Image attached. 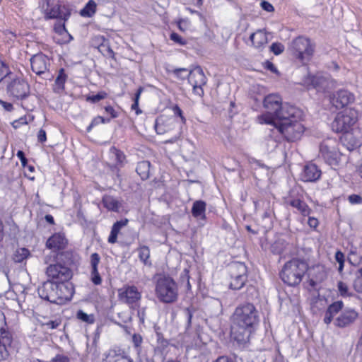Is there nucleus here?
Listing matches in <instances>:
<instances>
[{
  "label": "nucleus",
  "instance_id": "f257e3e1",
  "mask_svg": "<svg viewBox=\"0 0 362 362\" xmlns=\"http://www.w3.org/2000/svg\"><path fill=\"white\" fill-rule=\"evenodd\" d=\"M259 322V313L252 303L237 307L232 317L231 337L239 346H245Z\"/></svg>",
  "mask_w": 362,
  "mask_h": 362
},
{
  "label": "nucleus",
  "instance_id": "f03ea898",
  "mask_svg": "<svg viewBox=\"0 0 362 362\" xmlns=\"http://www.w3.org/2000/svg\"><path fill=\"white\" fill-rule=\"evenodd\" d=\"M286 108V107L284 110L287 115L272 124L287 141L293 142L300 139L305 131V127L300 122L303 112L297 107Z\"/></svg>",
  "mask_w": 362,
  "mask_h": 362
},
{
  "label": "nucleus",
  "instance_id": "7ed1b4c3",
  "mask_svg": "<svg viewBox=\"0 0 362 362\" xmlns=\"http://www.w3.org/2000/svg\"><path fill=\"white\" fill-rule=\"evenodd\" d=\"M263 105L267 112L257 117L258 122L262 124H272L283 116L286 115V111L283 110L286 106L287 109L295 107L288 103H282L281 98L277 94L267 95L264 99Z\"/></svg>",
  "mask_w": 362,
  "mask_h": 362
},
{
  "label": "nucleus",
  "instance_id": "20e7f679",
  "mask_svg": "<svg viewBox=\"0 0 362 362\" xmlns=\"http://www.w3.org/2000/svg\"><path fill=\"white\" fill-rule=\"evenodd\" d=\"M308 268V264L304 259L293 258L284 264L280 277L287 285L296 286L302 281Z\"/></svg>",
  "mask_w": 362,
  "mask_h": 362
},
{
  "label": "nucleus",
  "instance_id": "39448f33",
  "mask_svg": "<svg viewBox=\"0 0 362 362\" xmlns=\"http://www.w3.org/2000/svg\"><path fill=\"white\" fill-rule=\"evenodd\" d=\"M156 295L158 300L164 303H173L178 298V286L173 278L162 275L156 284Z\"/></svg>",
  "mask_w": 362,
  "mask_h": 362
},
{
  "label": "nucleus",
  "instance_id": "423d86ee",
  "mask_svg": "<svg viewBox=\"0 0 362 362\" xmlns=\"http://www.w3.org/2000/svg\"><path fill=\"white\" fill-rule=\"evenodd\" d=\"M339 145L337 139L327 138L319 146V156L334 169L340 165L343 156L339 151Z\"/></svg>",
  "mask_w": 362,
  "mask_h": 362
},
{
  "label": "nucleus",
  "instance_id": "0eeeda50",
  "mask_svg": "<svg viewBox=\"0 0 362 362\" xmlns=\"http://www.w3.org/2000/svg\"><path fill=\"white\" fill-rule=\"evenodd\" d=\"M356 122L355 113L351 110H346L337 115L332 123V129L335 132L345 134V139L351 140L353 136L349 131Z\"/></svg>",
  "mask_w": 362,
  "mask_h": 362
},
{
  "label": "nucleus",
  "instance_id": "6e6552de",
  "mask_svg": "<svg viewBox=\"0 0 362 362\" xmlns=\"http://www.w3.org/2000/svg\"><path fill=\"white\" fill-rule=\"evenodd\" d=\"M289 49L293 55L303 63L309 61L314 52V47L310 40L302 36L292 40Z\"/></svg>",
  "mask_w": 362,
  "mask_h": 362
},
{
  "label": "nucleus",
  "instance_id": "1a4fd4ad",
  "mask_svg": "<svg viewBox=\"0 0 362 362\" xmlns=\"http://www.w3.org/2000/svg\"><path fill=\"white\" fill-rule=\"evenodd\" d=\"M230 273V288L239 290L243 287L247 279V269L244 263L233 262L229 266Z\"/></svg>",
  "mask_w": 362,
  "mask_h": 362
},
{
  "label": "nucleus",
  "instance_id": "9d476101",
  "mask_svg": "<svg viewBox=\"0 0 362 362\" xmlns=\"http://www.w3.org/2000/svg\"><path fill=\"white\" fill-rule=\"evenodd\" d=\"M13 337L8 329L5 315L0 310V361L8 357L7 348L11 345Z\"/></svg>",
  "mask_w": 362,
  "mask_h": 362
},
{
  "label": "nucleus",
  "instance_id": "9b49d317",
  "mask_svg": "<svg viewBox=\"0 0 362 362\" xmlns=\"http://www.w3.org/2000/svg\"><path fill=\"white\" fill-rule=\"evenodd\" d=\"M46 274L48 278L60 282L70 280L73 273L67 265H62V264L55 262L54 264H51L47 267Z\"/></svg>",
  "mask_w": 362,
  "mask_h": 362
},
{
  "label": "nucleus",
  "instance_id": "f8f14e48",
  "mask_svg": "<svg viewBox=\"0 0 362 362\" xmlns=\"http://www.w3.org/2000/svg\"><path fill=\"white\" fill-rule=\"evenodd\" d=\"M7 92L18 100H23L30 94V86L23 78H15L7 85Z\"/></svg>",
  "mask_w": 362,
  "mask_h": 362
},
{
  "label": "nucleus",
  "instance_id": "ddd939ff",
  "mask_svg": "<svg viewBox=\"0 0 362 362\" xmlns=\"http://www.w3.org/2000/svg\"><path fill=\"white\" fill-rule=\"evenodd\" d=\"M46 19H59L66 21L70 15V11L66 6H62L59 4H51L49 0L47 1V7L45 8Z\"/></svg>",
  "mask_w": 362,
  "mask_h": 362
},
{
  "label": "nucleus",
  "instance_id": "4468645a",
  "mask_svg": "<svg viewBox=\"0 0 362 362\" xmlns=\"http://www.w3.org/2000/svg\"><path fill=\"white\" fill-rule=\"evenodd\" d=\"M119 298L124 303L133 306L136 305L141 298V294L135 286L125 285L118 291Z\"/></svg>",
  "mask_w": 362,
  "mask_h": 362
},
{
  "label": "nucleus",
  "instance_id": "2eb2a0df",
  "mask_svg": "<svg viewBox=\"0 0 362 362\" xmlns=\"http://www.w3.org/2000/svg\"><path fill=\"white\" fill-rule=\"evenodd\" d=\"M57 282H53L50 280L45 281L41 286L37 289L39 296L45 300L52 303H57L59 302L57 298Z\"/></svg>",
  "mask_w": 362,
  "mask_h": 362
},
{
  "label": "nucleus",
  "instance_id": "dca6fc26",
  "mask_svg": "<svg viewBox=\"0 0 362 362\" xmlns=\"http://www.w3.org/2000/svg\"><path fill=\"white\" fill-rule=\"evenodd\" d=\"M355 97L352 93L341 89L333 93L330 97L332 104L337 109L343 108L354 103Z\"/></svg>",
  "mask_w": 362,
  "mask_h": 362
},
{
  "label": "nucleus",
  "instance_id": "f3484780",
  "mask_svg": "<svg viewBox=\"0 0 362 362\" xmlns=\"http://www.w3.org/2000/svg\"><path fill=\"white\" fill-rule=\"evenodd\" d=\"M56 291L59 300L57 304H63L70 300L74 293V285L69 280L57 282Z\"/></svg>",
  "mask_w": 362,
  "mask_h": 362
},
{
  "label": "nucleus",
  "instance_id": "a211bd4d",
  "mask_svg": "<svg viewBox=\"0 0 362 362\" xmlns=\"http://www.w3.org/2000/svg\"><path fill=\"white\" fill-rule=\"evenodd\" d=\"M358 317V313L354 309H345L335 320L334 325L338 327H346L349 326Z\"/></svg>",
  "mask_w": 362,
  "mask_h": 362
},
{
  "label": "nucleus",
  "instance_id": "6ab92c4d",
  "mask_svg": "<svg viewBox=\"0 0 362 362\" xmlns=\"http://www.w3.org/2000/svg\"><path fill=\"white\" fill-rule=\"evenodd\" d=\"M30 64L33 72L41 75L47 70L49 59L42 54H35L31 58Z\"/></svg>",
  "mask_w": 362,
  "mask_h": 362
},
{
  "label": "nucleus",
  "instance_id": "aec40b11",
  "mask_svg": "<svg viewBox=\"0 0 362 362\" xmlns=\"http://www.w3.org/2000/svg\"><path fill=\"white\" fill-rule=\"evenodd\" d=\"M67 245V240L64 234L54 233L46 242V247L54 252L63 250Z\"/></svg>",
  "mask_w": 362,
  "mask_h": 362
},
{
  "label": "nucleus",
  "instance_id": "412c9836",
  "mask_svg": "<svg viewBox=\"0 0 362 362\" xmlns=\"http://www.w3.org/2000/svg\"><path fill=\"white\" fill-rule=\"evenodd\" d=\"M321 174V170L315 164L308 163L305 165L301 177L304 182H315L320 179Z\"/></svg>",
  "mask_w": 362,
  "mask_h": 362
},
{
  "label": "nucleus",
  "instance_id": "4be33fe9",
  "mask_svg": "<svg viewBox=\"0 0 362 362\" xmlns=\"http://www.w3.org/2000/svg\"><path fill=\"white\" fill-rule=\"evenodd\" d=\"M187 79L191 85L204 86L206 83V78L199 66H197L189 71Z\"/></svg>",
  "mask_w": 362,
  "mask_h": 362
},
{
  "label": "nucleus",
  "instance_id": "5701e85b",
  "mask_svg": "<svg viewBox=\"0 0 362 362\" xmlns=\"http://www.w3.org/2000/svg\"><path fill=\"white\" fill-rule=\"evenodd\" d=\"M100 262V255L94 252L90 255V279L92 282L95 285H100L102 283V279L98 272V264Z\"/></svg>",
  "mask_w": 362,
  "mask_h": 362
},
{
  "label": "nucleus",
  "instance_id": "b1692460",
  "mask_svg": "<svg viewBox=\"0 0 362 362\" xmlns=\"http://www.w3.org/2000/svg\"><path fill=\"white\" fill-rule=\"evenodd\" d=\"M252 45L256 49H260L268 42L267 33L263 30H258L250 36Z\"/></svg>",
  "mask_w": 362,
  "mask_h": 362
},
{
  "label": "nucleus",
  "instance_id": "393cba45",
  "mask_svg": "<svg viewBox=\"0 0 362 362\" xmlns=\"http://www.w3.org/2000/svg\"><path fill=\"white\" fill-rule=\"evenodd\" d=\"M206 204L205 202L202 200L195 201L192 204V215L197 220L204 221L206 219Z\"/></svg>",
  "mask_w": 362,
  "mask_h": 362
},
{
  "label": "nucleus",
  "instance_id": "a878e982",
  "mask_svg": "<svg viewBox=\"0 0 362 362\" xmlns=\"http://www.w3.org/2000/svg\"><path fill=\"white\" fill-rule=\"evenodd\" d=\"M122 357H126V351L119 347H115L107 351L104 362H118Z\"/></svg>",
  "mask_w": 362,
  "mask_h": 362
},
{
  "label": "nucleus",
  "instance_id": "bb28decb",
  "mask_svg": "<svg viewBox=\"0 0 362 362\" xmlns=\"http://www.w3.org/2000/svg\"><path fill=\"white\" fill-rule=\"evenodd\" d=\"M343 308V303L341 301H336L331 304L327 311L325 312V315L324 318V322L326 324H329L333 317L337 314Z\"/></svg>",
  "mask_w": 362,
  "mask_h": 362
},
{
  "label": "nucleus",
  "instance_id": "cd10ccee",
  "mask_svg": "<svg viewBox=\"0 0 362 362\" xmlns=\"http://www.w3.org/2000/svg\"><path fill=\"white\" fill-rule=\"evenodd\" d=\"M102 202L104 207L108 211L117 212L121 207V203L116 198L110 195L103 196Z\"/></svg>",
  "mask_w": 362,
  "mask_h": 362
},
{
  "label": "nucleus",
  "instance_id": "c85d7f7f",
  "mask_svg": "<svg viewBox=\"0 0 362 362\" xmlns=\"http://www.w3.org/2000/svg\"><path fill=\"white\" fill-rule=\"evenodd\" d=\"M290 206L297 209L303 216H308L310 214L311 209L308 204L300 199H290L288 201Z\"/></svg>",
  "mask_w": 362,
  "mask_h": 362
},
{
  "label": "nucleus",
  "instance_id": "c756f323",
  "mask_svg": "<svg viewBox=\"0 0 362 362\" xmlns=\"http://www.w3.org/2000/svg\"><path fill=\"white\" fill-rule=\"evenodd\" d=\"M128 223L127 219L120 220L116 221L111 229L110 234L108 237V242L111 244L115 243L117 242V235L121 230V228L125 226Z\"/></svg>",
  "mask_w": 362,
  "mask_h": 362
},
{
  "label": "nucleus",
  "instance_id": "7c9ffc66",
  "mask_svg": "<svg viewBox=\"0 0 362 362\" xmlns=\"http://www.w3.org/2000/svg\"><path fill=\"white\" fill-rule=\"evenodd\" d=\"M151 163L148 160L139 162L136 168V171L140 176L141 180H146L149 178Z\"/></svg>",
  "mask_w": 362,
  "mask_h": 362
},
{
  "label": "nucleus",
  "instance_id": "2f4dec72",
  "mask_svg": "<svg viewBox=\"0 0 362 362\" xmlns=\"http://www.w3.org/2000/svg\"><path fill=\"white\" fill-rule=\"evenodd\" d=\"M67 76L64 72V69L59 71L58 76L55 79L53 90L57 93H61L64 90V84L66 81Z\"/></svg>",
  "mask_w": 362,
  "mask_h": 362
},
{
  "label": "nucleus",
  "instance_id": "473e14b6",
  "mask_svg": "<svg viewBox=\"0 0 362 362\" xmlns=\"http://www.w3.org/2000/svg\"><path fill=\"white\" fill-rule=\"evenodd\" d=\"M310 81L313 87L319 90H325L327 84V78L320 75L312 76Z\"/></svg>",
  "mask_w": 362,
  "mask_h": 362
},
{
  "label": "nucleus",
  "instance_id": "72a5a7b5",
  "mask_svg": "<svg viewBox=\"0 0 362 362\" xmlns=\"http://www.w3.org/2000/svg\"><path fill=\"white\" fill-rule=\"evenodd\" d=\"M55 262L69 267L72 262V253L69 251L59 252L55 257Z\"/></svg>",
  "mask_w": 362,
  "mask_h": 362
},
{
  "label": "nucleus",
  "instance_id": "f704fd0d",
  "mask_svg": "<svg viewBox=\"0 0 362 362\" xmlns=\"http://www.w3.org/2000/svg\"><path fill=\"white\" fill-rule=\"evenodd\" d=\"M286 242L283 238H277L270 247V250L273 254L280 255L281 254L286 246Z\"/></svg>",
  "mask_w": 362,
  "mask_h": 362
},
{
  "label": "nucleus",
  "instance_id": "c9c22d12",
  "mask_svg": "<svg viewBox=\"0 0 362 362\" xmlns=\"http://www.w3.org/2000/svg\"><path fill=\"white\" fill-rule=\"evenodd\" d=\"M96 12V4L93 0H90L84 8L81 10L80 14L83 17H91Z\"/></svg>",
  "mask_w": 362,
  "mask_h": 362
},
{
  "label": "nucleus",
  "instance_id": "e433bc0d",
  "mask_svg": "<svg viewBox=\"0 0 362 362\" xmlns=\"http://www.w3.org/2000/svg\"><path fill=\"white\" fill-rule=\"evenodd\" d=\"M139 259L144 262L145 265H151V262L149 260L150 258V250L148 247L146 245L141 246L138 248Z\"/></svg>",
  "mask_w": 362,
  "mask_h": 362
},
{
  "label": "nucleus",
  "instance_id": "4c0bfd02",
  "mask_svg": "<svg viewBox=\"0 0 362 362\" xmlns=\"http://www.w3.org/2000/svg\"><path fill=\"white\" fill-rule=\"evenodd\" d=\"M194 311H195V310L193 308H186L183 310L184 317L187 321L185 333L187 335L191 334L190 327H191V325H192V319Z\"/></svg>",
  "mask_w": 362,
  "mask_h": 362
},
{
  "label": "nucleus",
  "instance_id": "58836bf2",
  "mask_svg": "<svg viewBox=\"0 0 362 362\" xmlns=\"http://www.w3.org/2000/svg\"><path fill=\"white\" fill-rule=\"evenodd\" d=\"M98 51L105 57L114 58L115 52L112 49L108 40H106L102 45L98 46Z\"/></svg>",
  "mask_w": 362,
  "mask_h": 362
},
{
  "label": "nucleus",
  "instance_id": "ea45409f",
  "mask_svg": "<svg viewBox=\"0 0 362 362\" xmlns=\"http://www.w3.org/2000/svg\"><path fill=\"white\" fill-rule=\"evenodd\" d=\"M30 255V251L25 247L18 249L13 255V259L15 262L21 263Z\"/></svg>",
  "mask_w": 362,
  "mask_h": 362
},
{
  "label": "nucleus",
  "instance_id": "a19ab883",
  "mask_svg": "<svg viewBox=\"0 0 362 362\" xmlns=\"http://www.w3.org/2000/svg\"><path fill=\"white\" fill-rule=\"evenodd\" d=\"M353 286L356 291L362 293V267L359 268L355 273Z\"/></svg>",
  "mask_w": 362,
  "mask_h": 362
},
{
  "label": "nucleus",
  "instance_id": "79ce46f5",
  "mask_svg": "<svg viewBox=\"0 0 362 362\" xmlns=\"http://www.w3.org/2000/svg\"><path fill=\"white\" fill-rule=\"evenodd\" d=\"M76 317L82 322L88 324H93L95 322V316L93 314H87L83 310H80L76 313Z\"/></svg>",
  "mask_w": 362,
  "mask_h": 362
},
{
  "label": "nucleus",
  "instance_id": "37998d69",
  "mask_svg": "<svg viewBox=\"0 0 362 362\" xmlns=\"http://www.w3.org/2000/svg\"><path fill=\"white\" fill-rule=\"evenodd\" d=\"M111 153L115 156V160L117 165H123L125 160V155L120 150L117 149L115 147L110 148Z\"/></svg>",
  "mask_w": 362,
  "mask_h": 362
},
{
  "label": "nucleus",
  "instance_id": "c03bdc74",
  "mask_svg": "<svg viewBox=\"0 0 362 362\" xmlns=\"http://www.w3.org/2000/svg\"><path fill=\"white\" fill-rule=\"evenodd\" d=\"M189 278V270L187 269H185L180 274V282L182 284H185L187 290L191 289Z\"/></svg>",
  "mask_w": 362,
  "mask_h": 362
},
{
  "label": "nucleus",
  "instance_id": "a18cd8bd",
  "mask_svg": "<svg viewBox=\"0 0 362 362\" xmlns=\"http://www.w3.org/2000/svg\"><path fill=\"white\" fill-rule=\"evenodd\" d=\"M107 94L104 91H100L95 95H90L86 98V100L93 103L99 102L107 98Z\"/></svg>",
  "mask_w": 362,
  "mask_h": 362
},
{
  "label": "nucleus",
  "instance_id": "49530a36",
  "mask_svg": "<svg viewBox=\"0 0 362 362\" xmlns=\"http://www.w3.org/2000/svg\"><path fill=\"white\" fill-rule=\"evenodd\" d=\"M189 70L186 68H178L174 69L173 72L178 78L185 80V78H187V74L189 73Z\"/></svg>",
  "mask_w": 362,
  "mask_h": 362
},
{
  "label": "nucleus",
  "instance_id": "de8ad7c7",
  "mask_svg": "<svg viewBox=\"0 0 362 362\" xmlns=\"http://www.w3.org/2000/svg\"><path fill=\"white\" fill-rule=\"evenodd\" d=\"M339 292L341 296H349V287L347 284L343 281H339L337 284Z\"/></svg>",
  "mask_w": 362,
  "mask_h": 362
},
{
  "label": "nucleus",
  "instance_id": "09e8293b",
  "mask_svg": "<svg viewBox=\"0 0 362 362\" xmlns=\"http://www.w3.org/2000/svg\"><path fill=\"white\" fill-rule=\"evenodd\" d=\"M270 50L275 55H279L284 52V46L280 42H274L270 46Z\"/></svg>",
  "mask_w": 362,
  "mask_h": 362
},
{
  "label": "nucleus",
  "instance_id": "8fccbe9b",
  "mask_svg": "<svg viewBox=\"0 0 362 362\" xmlns=\"http://www.w3.org/2000/svg\"><path fill=\"white\" fill-rule=\"evenodd\" d=\"M155 129L157 134H163L166 132L162 118H158L155 123Z\"/></svg>",
  "mask_w": 362,
  "mask_h": 362
},
{
  "label": "nucleus",
  "instance_id": "3c124183",
  "mask_svg": "<svg viewBox=\"0 0 362 362\" xmlns=\"http://www.w3.org/2000/svg\"><path fill=\"white\" fill-rule=\"evenodd\" d=\"M335 259L339 263V272H342L344 264V255L343 254V252H341V251H337L335 253Z\"/></svg>",
  "mask_w": 362,
  "mask_h": 362
},
{
  "label": "nucleus",
  "instance_id": "603ef678",
  "mask_svg": "<svg viewBox=\"0 0 362 362\" xmlns=\"http://www.w3.org/2000/svg\"><path fill=\"white\" fill-rule=\"evenodd\" d=\"M170 38L171 40L180 45H185L187 44V41L176 33H172Z\"/></svg>",
  "mask_w": 362,
  "mask_h": 362
},
{
  "label": "nucleus",
  "instance_id": "864d4df0",
  "mask_svg": "<svg viewBox=\"0 0 362 362\" xmlns=\"http://www.w3.org/2000/svg\"><path fill=\"white\" fill-rule=\"evenodd\" d=\"M142 341H143V338L141 334H136V333L133 334L132 343H133L135 349H136V350L139 351V349H140L141 345L142 344Z\"/></svg>",
  "mask_w": 362,
  "mask_h": 362
},
{
  "label": "nucleus",
  "instance_id": "5fc2aeb1",
  "mask_svg": "<svg viewBox=\"0 0 362 362\" xmlns=\"http://www.w3.org/2000/svg\"><path fill=\"white\" fill-rule=\"evenodd\" d=\"M266 145L267 146V151H273L278 146V143L271 136L266 139Z\"/></svg>",
  "mask_w": 362,
  "mask_h": 362
},
{
  "label": "nucleus",
  "instance_id": "6e6d98bb",
  "mask_svg": "<svg viewBox=\"0 0 362 362\" xmlns=\"http://www.w3.org/2000/svg\"><path fill=\"white\" fill-rule=\"evenodd\" d=\"M348 200L351 204H362V197L353 194L348 197Z\"/></svg>",
  "mask_w": 362,
  "mask_h": 362
},
{
  "label": "nucleus",
  "instance_id": "4d7b16f0",
  "mask_svg": "<svg viewBox=\"0 0 362 362\" xmlns=\"http://www.w3.org/2000/svg\"><path fill=\"white\" fill-rule=\"evenodd\" d=\"M173 112L175 115H177L180 117L182 123H185L186 119L183 115L182 110L177 105H175L172 107Z\"/></svg>",
  "mask_w": 362,
  "mask_h": 362
},
{
  "label": "nucleus",
  "instance_id": "13d9d810",
  "mask_svg": "<svg viewBox=\"0 0 362 362\" xmlns=\"http://www.w3.org/2000/svg\"><path fill=\"white\" fill-rule=\"evenodd\" d=\"M61 325L60 320H49L44 324V325L51 329H57Z\"/></svg>",
  "mask_w": 362,
  "mask_h": 362
},
{
  "label": "nucleus",
  "instance_id": "bf43d9fd",
  "mask_svg": "<svg viewBox=\"0 0 362 362\" xmlns=\"http://www.w3.org/2000/svg\"><path fill=\"white\" fill-rule=\"evenodd\" d=\"M110 119H105L101 116H97L94 117L91 122L92 125L94 127L99 124H105L110 122Z\"/></svg>",
  "mask_w": 362,
  "mask_h": 362
},
{
  "label": "nucleus",
  "instance_id": "052dcab7",
  "mask_svg": "<svg viewBox=\"0 0 362 362\" xmlns=\"http://www.w3.org/2000/svg\"><path fill=\"white\" fill-rule=\"evenodd\" d=\"M106 40L103 36H95L92 40V45L98 48V46L102 45Z\"/></svg>",
  "mask_w": 362,
  "mask_h": 362
},
{
  "label": "nucleus",
  "instance_id": "680f3d73",
  "mask_svg": "<svg viewBox=\"0 0 362 362\" xmlns=\"http://www.w3.org/2000/svg\"><path fill=\"white\" fill-rule=\"evenodd\" d=\"M178 28L181 31H185L189 26V21L188 20H180L177 23Z\"/></svg>",
  "mask_w": 362,
  "mask_h": 362
},
{
  "label": "nucleus",
  "instance_id": "e2e57ef3",
  "mask_svg": "<svg viewBox=\"0 0 362 362\" xmlns=\"http://www.w3.org/2000/svg\"><path fill=\"white\" fill-rule=\"evenodd\" d=\"M105 112L110 115L111 118H117L119 116L118 112L110 105L105 107Z\"/></svg>",
  "mask_w": 362,
  "mask_h": 362
},
{
  "label": "nucleus",
  "instance_id": "0e129e2a",
  "mask_svg": "<svg viewBox=\"0 0 362 362\" xmlns=\"http://www.w3.org/2000/svg\"><path fill=\"white\" fill-rule=\"evenodd\" d=\"M54 30L55 33H57L59 35H62L64 32H66L64 23H56L54 26Z\"/></svg>",
  "mask_w": 362,
  "mask_h": 362
},
{
  "label": "nucleus",
  "instance_id": "69168bd1",
  "mask_svg": "<svg viewBox=\"0 0 362 362\" xmlns=\"http://www.w3.org/2000/svg\"><path fill=\"white\" fill-rule=\"evenodd\" d=\"M253 362H275L274 357L272 354L260 357Z\"/></svg>",
  "mask_w": 362,
  "mask_h": 362
},
{
  "label": "nucleus",
  "instance_id": "338daca9",
  "mask_svg": "<svg viewBox=\"0 0 362 362\" xmlns=\"http://www.w3.org/2000/svg\"><path fill=\"white\" fill-rule=\"evenodd\" d=\"M261 7L266 11L271 12L274 11V6L267 1H262L261 2Z\"/></svg>",
  "mask_w": 362,
  "mask_h": 362
},
{
  "label": "nucleus",
  "instance_id": "774afa93",
  "mask_svg": "<svg viewBox=\"0 0 362 362\" xmlns=\"http://www.w3.org/2000/svg\"><path fill=\"white\" fill-rule=\"evenodd\" d=\"M37 140L40 143H44L47 140V136H46V132L40 129V131L37 133Z\"/></svg>",
  "mask_w": 362,
  "mask_h": 362
}]
</instances>
